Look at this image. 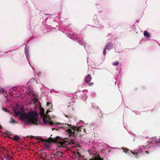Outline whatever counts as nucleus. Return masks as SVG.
Instances as JSON below:
<instances>
[{
    "mask_svg": "<svg viewBox=\"0 0 160 160\" xmlns=\"http://www.w3.org/2000/svg\"><path fill=\"white\" fill-rule=\"evenodd\" d=\"M2 110H3L4 111L6 112H8V110L6 108L3 107L2 108Z\"/></svg>",
    "mask_w": 160,
    "mask_h": 160,
    "instance_id": "nucleus-20",
    "label": "nucleus"
},
{
    "mask_svg": "<svg viewBox=\"0 0 160 160\" xmlns=\"http://www.w3.org/2000/svg\"><path fill=\"white\" fill-rule=\"evenodd\" d=\"M62 128L63 129H67V132H68L70 134V135H72L75 137V132H78L79 130V128H78L77 127H74L72 125L71 126L70 125L66 124H63L62 125Z\"/></svg>",
    "mask_w": 160,
    "mask_h": 160,
    "instance_id": "nucleus-3",
    "label": "nucleus"
},
{
    "mask_svg": "<svg viewBox=\"0 0 160 160\" xmlns=\"http://www.w3.org/2000/svg\"><path fill=\"white\" fill-rule=\"evenodd\" d=\"M93 84H94L92 82H91L89 83L88 84V86H92L93 85Z\"/></svg>",
    "mask_w": 160,
    "mask_h": 160,
    "instance_id": "nucleus-21",
    "label": "nucleus"
},
{
    "mask_svg": "<svg viewBox=\"0 0 160 160\" xmlns=\"http://www.w3.org/2000/svg\"><path fill=\"white\" fill-rule=\"evenodd\" d=\"M106 49L105 48L104 50V51L103 52V54L104 56H105L106 53Z\"/></svg>",
    "mask_w": 160,
    "mask_h": 160,
    "instance_id": "nucleus-19",
    "label": "nucleus"
},
{
    "mask_svg": "<svg viewBox=\"0 0 160 160\" xmlns=\"http://www.w3.org/2000/svg\"><path fill=\"white\" fill-rule=\"evenodd\" d=\"M59 137H57L55 139L53 138H50L48 139L44 140L41 138L40 141L42 142H52L57 143V146L59 147L64 148L69 144L73 143V142L72 140H70L68 138H64L61 139V141L58 142L57 140L59 139Z\"/></svg>",
    "mask_w": 160,
    "mask_h": 160,
    "instance_id": "nucleus-2",
    "label": "nucleus"
},
{
    "mask_svg": "<svg viewBox=\"0 0 160 160\" xmlns=\"http://www.w3.org/2000/svg\"><path fill=\"white\" fill-rule=\"evenodd\" d=\"M146 152L147 153H148V151H146Z\"/></svg>",
    "mask_w": 160,
    "mask_h": 160,
    "instance_id": "nucleus-27",
    "label": "nucleus"
},
{
    "mask_svg": "<svg viewBox=\"0 0 160 160\" xmlns=\"http://www.w3.org/2000/svg\"><path fill=\"white\" fill-rule=\"evenodd\" d=\"M119 64V62L118 61H116L113 62L112 64L113 66H117Z\"/></svg>",
    "mask_w": 160,
    "mask_h": 160,
    "instance_id": "nucleus-15",
    "label": "nucleus"
},
{
    "mask_svg": "<svg viewBox=\"0 0 160 160\" xmlns=\"http://www.w3.org/2000/svg\"><path fill=\"white\" fill-rule=\"evenodd\" d=\"M144 35L147 38H150V36L148 32L146 31H145L144 32Z\"/></svg>",
    "mask_w": 160,
    "mask_h": 160,
    "instance_id": "nucleus-10",
    "label": "nucleus"
},
{
    "mask_svg": "<svg viewBox=\"0 0 160 160\" xmlns=\"http://www.w3.org/2000/svg\"><path fill=\"white\" fill-rule=\"evenodd\" d=\"M9 123L13 124L16 123H18V122L17 121H15L13 118H12V117H11L10 118V120L9 122Z\"/></svg>",
    "mask_w": 160,
    "mask_h": 160,
    "instance_id": "nucleus-8",
    "label": "nucleus"
},
{
    "mask_svg": "<svg viewBox=\"0 0 160 160\" xmlns=\"http://www.w3.org/2000/svg\"><path fill=\"white\" fill-rule=\"evenodd\" d=\"M122 149L124 150L123 152L125 153H128V152H129L130 151V152H131L133 154L135 155V156H136L138 154V152H133L131 151L128 149L127 148H125V149H124L123 148H122Z\"/></svg>",
    "mask_w": 160,
    "mask_h": 160,
    "instance_id": "nucleus-5",
    "label": "nucleus"
},
{
    "mask_svg": "<svg viewBox=\"0 0 160 160\" xmlns=\"http://www.w3.org/2000/svg\"><path fill=\"white\" fill-rule=\"evenodd\" d=\"M90 160H103V159L101 158L99 156H98L97 157H95L92 158Z\"/></svg>",
    "mask_w": 160,
    "mask_h": 160,
    "instance_id": "nucleus-9",
    "label": "nucleus"
},
{
    "mask_svg": "<svg viewBox=\"0 0 160 160\" xmlns=\"http://www.w3.org/2000/svg\"><path fill=\"white\" fill-rule=\"evenodd\" d=\"M6 156L7 158H8L9 160H11V157L10 155L7 154L6 155Z\"/></svg>",
    "mask_w": 160,
    "mask_h": 160,
    "instance_id": "nucleus-16",
    "label": "nucleus"
},
{
    "mask_svg": "<svg viewBox=\"0 0 160 160\" xmlns=\"http://www.w3.org/2000/svg\"><path fill=\"white\" fill-rule=\"evenodd\" d=\"M21 111L14 110V112L16 116L20 115V119L24 121H27L29 124L37 125L40 122L37 119V114L35 112H29L28 114L25 113L24 109L22 108H20Z\"/></svg>",
    "mask_w": 160,
    "mask_h": 160,
    "instance_id": "nucleus-1",
    "label": "nucleus"
},
{
    "mask_svg": "<svg viewBox=\"0 0 160 160\" xmlns=\"http://www.w3.org/2000/svg\"><path fill=\"white\" fill-rule=\"evenodd\" d=\"M79 154V152H78V154Z\"/></svg>",
    "mask_w": 160,
    "mask_h": 160,
    "instance_id": "nucleus-26",
    "label": "nucleus"
},
{
    "mask_svg": "<svg viewBox=\"0 0 160 160\" xmlns=\"http://www.w3.org/2000/svg\"><path fill=\"white\" fill-rule=\"evenodd\" d=\"M92 77L90 74L88 75L87 77L85 78V82L86 83H88L91 81V79Z\"/></svg>",
    "mask_w": 160,
    "mask_h": 160,
    "instance_id": "nucleus-7",
    "label": "nucleus"
},
{
    "mask_svg": "<svg viewBox=\"0 0 160 160\" xmlns=\"http://www.w3.org/2000/svg\"><path fill=\"white\" fill-rule=\"evenodd\" d=\"M57 155H59L60 156H61V155L62 154V152H57Z\"/></svg>",
    "mask_w": 160,
    "mask_h": 160,
    "instance_id": "nucleus-17",
    "label": "nucleus"
},
{
    "mask_svg": "<svg viewBox=\"0 0 160 160\" xmlns=\"http://www.w3.org/2000/svg\"><path fill=\"white\" fill-rule=\"evenodd\" d=\"M50 142H45V146L46 148H49L50 147V144H49Z\"/></svg>",
    "mask_w": 160,
    "mask_h": 160,
    "instance_id": "nucleus-14",
    "label": "nucleus"
},
{
    "mask_svg": "<svg viewBox=\"0 0 160 160\" xmlns=\"http://www.w3.org/2000/svg\"><path fill=\"white\" fill-rule=\"evenodd\" d=\"M40 115L42 117L43 116L45 115L44 114V109L42 108H40Z\"/></svg>",
    "mask_w": 160,
    "mask_h": 160,
    "instance_id": "nucleus-11",
    "label": "nucleus"
},
{
    "mask_svg": "<svg viewBox=\"0 0 160 160\" xmlns=\"http://www.w3.org/2000/svg\"><path fill=\"white\" fill-rule=\"evenodd\" d=\"M43 121L44 124L46 125H48V122H49V121L48 120V116H47L46 115H45L43 116Z\"/></svg>",
    "mask_w": 160,
    "mask_h": 160,
    "instance_id": "nucleus-4",
    "label": "nucleus"
},
{
    "mask_svg": "<svg viewBox=\"0 0 160 160\" xmlns=\"http://www.w3.org/2000/svg\"><path fill=\"white\" fill-rule=\"evenodd\" d=\"M155 144H157V145L160 146V139H158L155 142Z\"/></svg>",
    "mask_w": 160,
    "mask_h": 160,
    "instance_id": "nucleus-13",
    "label": "nucleus"
},
{
    "mask_svg": "<svg viewBox=\"0 0 160 160\" xmlns=\"http://www.w3.org/2000/svg\"><path fill=\"white\" fill-rule=\"evenodd\" d=\"M32 137H34V136H32Z\"/></svg>",
    "mask_w": 160,
    "mask_h": 160,
    "instance_id": "nucleus-28",
    "label": "nucleus"
},
{
    "mask_svg": "<svg viewBox=\"0 0 160 160\" xmlns=\"http://www.w3.org/2000/svg\"><path fill=\"white\" fill-rule=\"evenodd\" d=\"M17 88L16 87H13L12 88V90L14 91H16L17 90Z\"/></svg>",
    "mask_w": 160,
    "mask_h": 160,
    "instance_id": "nucleus-22",
    "label": "nucleus"
},
{
    "mask_svg": "<svg viewBox=\"0 0 160 160\" xmlns=\"http://www.w3.org/2000/svg\"><path fill=\"white\" fill-rule=\"evenodd\" d=\"M113 47V43L111 42H110L108 43V45L106 47V49L109 50L112 48Z\"/></svg>",
    "mask_w": 160,
    "mask_h": 160,
    "instance_id": "nucleus-6",
    "label": "nucleus"
},
{
    "mask_svg": "<svg viewBox=\"0 0 160 160\" xmlns=\"http://www.w3.org/2000/svg\"><path fill=\"white\" fill-rule=\"evenodd\" d=\"M48 111H47V113H48Z\"/></svg>",
    "mask_w": 160,
    "mask_h": 160,
    "instance_id": "nucleus-25",
    "label": "nucleus"
},
{
    "mask_svg": "<svg viewBox=\"0 0 160 160\" xmlns=\"http://www.w3.org/2000/svg\"><path fill=\"white\" fill-rule=\"evenodd\" d=\"M65 117H67V118H69L70 117V115H66L65 114Z\"/></svg>",
    "mask_w": 160,
    "mask_h": 160,
    "instance_id": "nucleus-24",
    "label": "nucleus"
},
{
    "mask_svg": "<svg viewBox=\"0 0 160 160\" xmlns=\"http://www.w3.org/2000/svg\"><path fill=\"white\" fill-rule=\"evenodd\" d=\"M50 105H51V106H52V104L51 103H50L49 102H48L47 103V106H49Z\"/></svg>",
    "mask_w": 160,
    "mask_h": 160,
    "instance_id": "nucleus-23",
    "label": "nucleus"
},
{
    "mask_svg": "<svg viewBox=\"0 0 160 160\" xmlns=\"http://www.w3.org/2000/svg\"><path fill=\"white\" fill-rule=\"evenodd\" d=\"M21 138L20 137L18 136H14V137L12 138L13 140L18 141Z\"/></svg>",
    "mask_w": 160,
    "mask_h": 160,
    "instance_id": "nucleus-12",
    "label": "nucleus"
},
{
    "mask_svg": "<svg viewBox=\"0 0 160 160\" xmlns=\"http://www.w3.org/2000/svg\"><path fill=\"white\" fill-rule=\"evenodd\" d=\"M48 124L52 125L53 124V123L52 121H50L49 122H48Z\"/></svg>",
    "mask_w": 160,
    "mask_h": 160,
    "instance_id": "nucleus-18",
    "label": "nucleus"
}]
</instances>
